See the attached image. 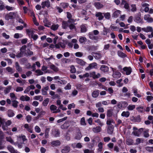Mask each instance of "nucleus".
Instances as JSON below:
<instances>
[{"instance_id":"nucleus-1","label":"nucleus","mask_w":153,"mask_h":153,"mask_svg":"<svg viewBox=\"0 0 153 153\" xmlns=\"http://www.w3.org/2000/svg\"><path fill=\"white\" fill-rule=\"evenodd\" d=\"M141 14L140 12L137 13L135 15L134 17V21L137 23H140L142 22L143 19L141 18Z\"/></svg>"},{"instance_id":"nucleus-2","label":"nucleus","mask_w":153,"mask_h":153,"mask_svg":"<svg viewBox=\"0 0 153 153\" xmlns=\"http://www.w3.org/2000/svg\"><path fill=\"white\" fill-rule=\"evenodd\" d=\"M15 16L16 13L15 12H10L6 14L5 18L6 20H8L9 19H15Z\"/></svg>"},{"instance_id":"nucleus-3","label":"nucleus","mask_w":153,"mask_h":153,"mask_svg":"<svg viewBox=\"0 0 153 153\" xmlns=\"http://www.w3.org/2000/svg\"><path fill=\"white\" fill-rule=\"evenodd\" d=\"M112 70L113 72L112 76L115 79H117L121 77V74L117 71L115 69L112 68Z\"/></svg>"},{"instance_id":"nucleus-4","label":"nucleus","mask_w":153,"mask_h":153,"mask_svg":"<svg viewBox=\"0 0 153 153\" xmlns=\"http://www.w3.org/2000/svg\"><path fill=\"white\" fill-rule=\"evenodd\" d=\"M71 150V148L69 146H65L61 150L62 153H68Z\"/></svg>"},{"instance_id":"nucleus-5","label":"nucleus","mask_w":153,"mask_h":153,"mask_svg":"<svg viewBox=\"0 0 153 153\" xmlns=\"http://www.w3.org/2000/svg\"><path fill=\"white\" fill-rule=\"evenodd\" d=\"M88 36L89 38L92 40L97 41L99 39V37L97 36H94L92 32H89L88 33Z\"/></svg>"},{"instance_id":"nucleus-6","label":"nucleus","mask_w":153,"mask_h":153,"mask_svg":"<svg viewBox=\"0 0 153 153\" xmlns=\"http://www.w3.org/2000/svg\"><path fill=\"white\" fill-rule=\"evenodd\" d=\"M123 70L124 71L126 72V75H130L132 72V69L130 67H124L123 68Z\"/></svg>"},{"instance_id":"nucleus-7","label":"nucleus","mask_w":153,"mask_h":153,"mask_svg":"<svg viewBox=\"0 0 153 153\" xmlns=\"http://www.w3.org/2000/svg\"><path fill=\"white\" fill-rule=\"evenodd\" d=\"M41 5L43 9L45 7V6L48 8L50 6V2L49 0H47L45 1L42 2Z\"/></svg>"},{"instance_id":"nucleus-8","label":"nucleus","mask_w":153,"mask_h":153,"mask_svg":"<svg viewBox=\"0 0 153 153\" xmlns=\"http://www.w3.org/2000/svg\"><path fill=\"white\" fill-rule=\"evenodd\" d=\"M103 13L100 12L96 13L95 14V16L97 18H98V20L99 21H101L104 18V16L102 15Z\"/></svg>"},{"instance_id":"nucleus-9","label":"nucleus","mask_w":153,"mask_h":153,"mask_svg":"<svg viewBox=\"0 0 153 153\" xmlns=\"http://www.w3.org/2000/svg\"><path fill=\"white\" fill-rule=\"evenodd\" d=\"M94 5L97 9H100L103 7V5L100 2H95L94 3Z\"/></svg>"},{"instance_id":"nucleus-10","label":"nucleus","mask_w":153,"mask_h":153,"mask_svg":"<svg viewBox=\"0 0 153 153\" xmlns=\"http://www.w3.org/2000/svg\"><path fill=\"white\" fill-rule=\"evenodd\" d=\"M7 149L11 153H18L17 150H15L13 147L11 145L8 146L7 147Z\"/></svg>"},{"instance_id":"nucleus-11","label":"nucleus","mask_w":153,"mask_h":153,"mask_svg":"<svg viewBox=\"0 0 153 153\" xmlns=\"http://www.w3.org/2000/svg\"><path fill=\"white\" fill-rule=\"evenodd\" d=\"M69 23L66 21H63L62 22V28L66 29L67 27H68Z\"/></svg>"},{"instance_id":"nucleus-12","label":"nucleus","mask_w":153,"mask_h":153,"mask_svg":"<svg viewBox=\"0 0 153 153\" xmlns=\"http://www.w3.org/2000/svg\"><path fill=\"white\" fill-rule=\"evenodd\" d=\"M51 143L53 146H57L60 145L61 142L59 140H53L51 142Z\"/></svg>"},{"instance_id":"nucleus-13","label":"nucleus","mask_w":153,"mask_h":153,"mask_svg":"<svg viewBox=\"0 0 153 153\" xmlns=\"http://www.w3.org/2000/svg\"><path fill=\"white\" fill-rule=\"evenodd\" d=\"M76 63L81 65H85V62L82 60L79 59V58H76Z\"/></svg>"},{"instance_id":"nucleus-14","label":"nucleus","mask_w":153,"mask_h":153,"mask_svg":"<svg viewBox=\"0 0 153 153\" xmlns=\"http://www.w3.org/2000/svg\"><path fill=\"white\" fill-rule=\"evenodd\" d=\"M91 54L93 55L95 54V55L94 56L95 58L97 59H101L102 57L101 54L100 53L92 52V53H91Z\"/></svg>"},{"instance_id":"nucleus-15","label":"nucleus","mask_w":153,"mask_h":153,"mask_svg":"<svg viewBox=\"0 0 153 153\" xmlns=\"http://www.w3.org/2000/svg\"><path fill=\"white\" fill-rule=\"evenodd\" d=\"M142 30L146 33H148L149 32H152L153 30L152 27L150 26H148L146 28H142Z\"/></svg>"},{"instance_id":"nucleus-16","label":"nucleus","mask_w":153,"mask_h":153,"mask_svg":"<svg viewBox=\"0 0 153 153\" xmlns=\"http://www.w3.org/2000/svg\"><path fill=\"white\" fill-rule=\"evenodd\" d=\"M121 13V11L120 10H117L113 13L112 16L114 18H117L119 16Z\"/></svg>"},{"instance_id":"nucleus-17","label":"nucleus","mask_w":153,"mask_h":153,"mask_svg":"<svg viewBox=\"0 0 153 153\" xmlns=\"http://www.w3.org/2000/svg\"><path fill=\"white\" fill-rule=\"evenodd\" d=\"M114 126L113 125L109 126L108 128L107 131L108 134H112L113 132Z\"/></svg>"},{"instance_id":"nucleus-18","label":"nucleus","mask_w":153,"mask_h":153,"mask_svg":"<svg viewBox=\"0 0 153 153\" xmlns=\"http://www.w3.org/2000/svg\"><path fill=\"white\" fill-rule=\"evenodd\" d=\"M101 128L99 126H97L96 127L93 128V131L95 133H98L100 132L101 130Z\"/></svg>"},{"instance_id":"nucleus-19","label":"nucleus","mask_w":153,"mask_h":153,"mask_svg":"<svg viewBox=\"0 0 153 153\" xmlns=\"http://www.w3.org/2000/svg\"><path fill=\"white\" fill-rule=\"evenodd\" d=\"M100 69L102 71L105 72L108 71V67L105 65H102L100 68Z\"/></svg>"},{"instance_id":"nucleus-20","label":"nucleus","mask_w":153,"mask_h":153,"mask_svg":"<svg viewBox=\"0 0 153 153\" xmlns=\"http://www.w3.org/2000/svg\"><path fill=\"white\" fill-rule=\"evenodd\" d=\"M113 114V110L112 109H110L108 110L107 111L106 115L108 117H111Z\"/></svg>"},{"instance_id":"nucleus-21","label":"nucleus","mask_w":153,"mask_h":153,"mask_svg":"<svg viewBox=\"0 0 153 153\" xmlns=\"http://www.w3.org/2000/svg\"><path fill=\"white\" fill-rule=\"evenodd\" d=\"M80 32L82 33L86 32L87 31V29L84 25H82L80 26Z\"/></svg>"},{"instance_id":"nucleus-22","label":"nucleus","mask_w":153,"mask_h":153,"mask_svg":"<svg viewBox=\"0 0 153 153\" xmlns=\"http://www.w3.org/2000/svg\"><path fill=\"white\" fill-rule=\"evenodd\" d=\"M118 56L122 58H124L127 56V55L123 53L122 51H118L117 52Z\"/></svg>"},{"instance_id":"nucleus-23","label":"nucleus","mask_w":153,"mask_h":153,"mask_svg":"<svg viewBox=\"0 0 153 153\" xmlns=\"http://www.w3.org/2000/svg\"><path fill=\"white\" fill-rule=\"evenodd\" d=\"M82 137V134L80 132V131H79L77 132L76 134V136L75 137V139H76L77 140H79L81 139Z\"/></svg>"},{"instance_id":"nucleus-24","label":"nucleus","mask_w":153,"mask_h":153,"mask_svg":"<svg viewBox=\"0 0 153 153\" xmlns=\"http://www.w3.org/2000/svg\"><path fill=\"white\" fill-rule=\"evenodd\" d=\"M99 94V91L98 90L94 91L92 94V95L93 97L94 98L97 97Z\"/></svg>"},{"instance_id":"nucleus-25","label":"nucleus","mask_w":153,"mask_h":153,"mask_svg":"<svg viewBox=\"0 0 153 153\" xmlns=\"http://www.w3.org/2000/svg\"><path fill=\"white\" fill-rule=\"evenodd\" d=\"M136 109L139 112L141 113H143L145 111V109L143 106H138Z\"/></svg>"},{"instance_id":"nucleus-26","label":"nucleus","mask_w":153,"mask_h":153,"mask_svg":"<svg viewBox=\"0 0 153 153\" xmlns=\"http://www.w3.org/2000/svg\"><path fill=\"white\" fill-rule=\"evenodd\" d=\"M69 126L68 122L66 121L61 126V128L62 129H65L68 128Z\"/></svg>"},{"instance_id":"nucleus-27","label":"nucleus","mask_w":153,"mask_h":153,"mask_svg":"<svg viewBox=\"0 0 153 153\" xmlns=\"http://www.w3.org/2000/svg\"><path fill=\"white\" fill-rule=\"evenodd\" d=\"M8 116L9 117H12L15 115L13 111L12 110H9L7 112Z\"/></svg>"},{"instance_id":"nucleus-28","label":"nucleus","mask_w":153,"mask_h":153,"mask_svg":"<svg viewBox=\"0 0 153 153\" xmlns=\"http://www.w3.org/2000/svg\"><path fill=\"white\" fill-rule=\"evenodd\" d=\"M50 68L55 72H57L59 71L58 68L53 64L50 65Z\"/></svg>"},{"instance_id":"nucleus-29","label":"nucleus","mask_w":153,"mask_h":153,"mask_svg":"<svg viewBox=\"0 0 153 153\" xmlns=\"http://www.w3.org/2000/svg\"><path fill=\"white\" fill-rule=\"evenodd\" d=\"M111 123L114 124L115 122L112 119H108L106 122L107 124L110 126L112 125Z\"/></svg>"},{"instance_id":"nucleus-30","label":"nucleus","mask_w":153,"mask_h":153,"mask_svg":"<svg viewBox=\"0 0 153 153\" xmlns=\"http://www.w3.org/2000/svg\"><path fill=\"white\" fill-rule=\"evenodd\" d=\"M53 135L56 137H59L60 134V132L58 130H55L53 131Z\"/></svg>"},{"instance_id":"nucleus-31","label":"nucleus","mask_w":153,"mask_h":153,"mask_svg":"<svg viewBox=\"0 0 153 153\" xmlns=\"http://www.w3.org/2000/svg\"><path fill=\"white\" fill-rule=\"evenodd\" d=\"M130 115V113L128 111H125L123 112L121 114V116L123 117H128Z\"/></svg>"},{"instance_id":"nucleus-32","label":"nucleus","mask_w":153,"mask_h":153,"mask_svg":"<svg viewBox=\"0 0 153 153\" xmlns=\"http://www.w3.org/2000/svg\"><path fill=\"white\" fill-rule=\"evenodd\" d=\"M49 102V99L48 98H46L42 102L43 105L45 106H47Z\"/></svg>"},{"instance_id":"nucleus-33","label":"nucleus","mask_w":153,"mask_h":153,"mask_svg":"<svg viewBox=\"0 0 153 153\" xmlns=\"http://www.w3.org/2000/svg\"><path fill=\"white\" fill-rule=\"evenodd\" d=\"M11 88V86H9L6 87L4 90V92L5 94H6L8 93Z\"/></svg>"},{"instance_id":"nucleus-34","label":"nucleus","mask_w":153,"mask_h":153,"mask_svg":"<svg viewBox=\"0 0 153 153\" xmlns=\"http://www.w3.org/2000/svg\"><path fill=\"white\" fill-rule=\"evenodd\" d=\"M50 128H47L45 130V136L46 138L48 137V133L50 131Z\"/></svg>"},{"instance_id":"nucleus-35","label":"nucleus","mask_w":153,"mask_h":153,"mask_svg":"<svg viewBox=\"0 0 153 153\" xmlns=\"http://www.w3.org/2000/svg\"><path fill=\"white\" fill-rule=\"evenodd\" d=\"M16 68L18 71H21L22 70V68L20 67L19 64L17 62H16L15 63Z\"/></svg>"},{"instance_id":"nucleus-36","label":"nucleus","mask_w":153,"mask_h":153,"mask_svg":"<svg viewBox=\"0 0 153 153\" xmlns=\"http://www.w3.org/2000/svg\"><path fill=\"white\" fill-rule=\"evenodd\" d=\"M104 15L105 19H109L111 17V15L110 13L107 12L105 13H103Z\"/></svg>"},{"instance_id":"nucleus-37","label":"nucleus","mask_w":153,"mask_h":153,"mask_svg":"<svg viewBox=\"0 0 153 153\" xmlns=\"http://www.w3.org/2000/svg\"><path fill=\"white\" fill-rule=\"evenodd\" d=\"M95 71H93L91 72L90 73V77H92L94 79H97L98 77H96V76L95 74Z\"/></svg>"},{"instance_id":"nucleus-38","label":"nucleus","mask_w":153,"mask_h":153,"mask_svg":"<svg viewBox=\"0 0 153 153\" xmlns=\"http://www.w3.org/2000/svg\"><path fill=\"white\" fill-rule=\"evenodd\" d=\"M68 5V4L67 3L62 2L60 4L61 6L63 8H67Z\"/></svg>"},{"instance_id":"nucleus-39","label":"nucleus","mask_w":153,"mask_h":153,"mask_svg":"<svg viewBox=\"0 0 153 153\" xmlns=\"http://www.w3.org/2000/svg\"><path fill=\"white\" fill-rule=\"evenodd\" d=\"M89 76V74L88 73H86L85 74L83 75H79V77L81 79H82L83 78L88 77Z\"/></svg>"},{"instance_id":"nucleus-40","label":"nucleus","mask_w":153,"mask_h":153,"mask_svg":"<svg viewBox=\"0 0 153 153\" xmlns=\"http://www.w3.org/2000/svg\"><path fill=\"white\" fill-rule=\"evenodd\" d=\"M71 69L70 71L71 73H74L76 72V70L74 66L73 65H71L70 67Z\"/></svg>"},{"instance_id":"nucleus-41","label":"nucleus","mask_w":153,"mask_h":153,"mask_svg":"<svg viewBox=\"0 0 153 153\" xmlns=\"http://www.w3.org/2000/svg\"><path fill=\"white\" fill-rule=\"evenodd\" d=\"M126 143L128 145H132L133 143V140L131 139H127L126 140Z\"/></svg>"},{"instance_id":"nucleus-42","label":"nucleus","mask_w":153,"mask_h":153,"mask_svg":"<svg viewBox=\"0 0 153 153\" xmlns=\"http://www.w3.org/2000/svg\"><path fill=\"white\" fill-rule=\"evenodd\" d=\"M79 41L81 43H83L86 41V39L85 37H81L79 39Z\"/></svg>"},{"instance_id":"nucleus-43","label":"nucleus","mask_w":153,"mask_h":153,"mask_svg":"<svg viewBox=\"0 0 153 153\" xmlns=\"http://www.w3.org/2000/svg\"><path fill=\"white\" fill-rule=\"evenodd\" d=\"M57 107L56 105H52L50 107V109L51 111H55L57 109Z\"/></svg>"},{"instance_id":"nucleus-44","label":"nucleus","mask_w":153,"mask_h":153,"mask_svg":"<svg viewBox=\"0 0 153 153\" xmlns=\"http://www.w3.org/2000/svg\"><path fill=\"white\" fill-rule=\"evenodd\" d=\"M35 72L37 73L36 75L39 76L41 75H42L43 74V72L41 71L40 69H38L35 71Z\"/></svg>"},{"instance_id":"nucleus-45","label":"nucleus","mask_w":153,"mask_h":153,"mask_svg":"<svg viewBox=\"0 0 153 153\" xmlns=\"http://www.w3.org/2000/svg\"><path fill=\"white\" fill-rule=\"evenodd\" d=\"M80 124L82 125L85 126L86 125V123L85 121V117H83L81 119Z\"/></svg>"},{"instance_id":"nucleus-46","label":"nucleus","mask_w":153,"mask_h":153,"mask_svg":"<svg viewBox=\"0 0 153 153\" xmlns=\"http://www.w3.org/2000/svg\"><path fill=\"white\" fill-rule=\"evenodd\" d=\"M135 108V105H129L128 107V109L130 111H132L134 110Z\"/></svg>"},{"instance_id":"nucleus-47","label":"nucleus","mask_w":153,"mask_h":153,"mask_svg":"<svg viewBox=\"0 0 153 153\" xmlns=\"http://www.w3.org/2000/svg\"><path fill=\"white\" fill-rule=\"evenodd\" d=\"M68 27L71 30L75 29L76 30V29L75 25L73 24H71L69 25Z\"/></svg>"},{"instance_id":"nucleus-48","label":"nucleus","mask_w":153,"mask_h":153,"mask_svg":"<svg viewBox=\"0 0 153 153\" xmlns=\"http://www.w3.org/2000/svg\"><path fill=\"white\" fill-rule=\"evenodd\" d=\"M12 102V106L14 108H17L18 106V104L19 103L16 100L13 101Z\"/></svg>"},{"instance_id":"nucleus-49","label":"nucleus","mask_w":153,"mask_h":153,"mask_svg":"<svg viewBox=\"0 0 153 153\" xmlns=\"http://www.w3.org/2000/svg\"><path fill=\"white\" fill-rule=\"evenodd\" d=\"M26 32L28 35H31V36L34 33V32L33 30H30L29 29H26Z\"/></svg>"},{"instance_id":"nucleus-50","label":"nucleus","mask_w":153,"mask_h":153,"mask_svg":"<svg viewBox=\"0 0 153 153\" xmlns=\"http://www.w3.org/2000/svg\"><path fill=\"white\" fill-rule=\"evenodd\" d=\"M31 37L33 39L34 41L36 40L39 37L36 34H34V33L32 35Z\"/></svg>"},{"instance_id":"nucleus-51","label":"nucleus","mask_w":153,"mask_h":153,"mask_svg":"<svg viewBox=\"0 0 153 153\" xmlns=\"http://www.w3.org/2000/svg\"><path fill=\"white\" fill-rule=\"evenodd\" d=\"M24 53L22 51H20L19 53H18L16 56L17 58H19L23 56Z\"/></svg>"},{"instance_id":"nucleus-52","label":"nucleus","mask_w":153,"mask_h":153,"mask_svg":"<svg viewBox=\"0 0 153 153\" xmlns=\"http://www.w3.org/2000/svg\"><path fill=\"white\" fill-rule=\"evenodd\" d=\"M26 46L25 45H23L20 48V51H22L23 53H24L26 51Z\"/></svg>"},{"instance_id":"nucleus-53","label":"nucleus","mask_w":153,"mask_h":153,"mask_svg":"<svg viewBox=\"0 0 153 153\" xmlns=\"http://www.w3.org/2000/svg\"><path fill=\"white\" fill-rule=\"evenodd\" d=\"M134 119L135 121L137 122H140L141 120L140 115H138L137 117H135L134 118Z\"/></svg>"},{"instance_id":"nucleus-54","label":"nucleus","mask_w":153,"mask_h":153,"mask_svg":"<svg viewBox=\"0 0 153 153\" xmlns=\"http://www.w3.org/2000/svg\"><path fill=\"white\" fill-rule=\"evenodd\" d=\"M19 137L20 139H22V140H23V142L27 140V139L26 138V137L25 135H23L22 134L21 135H19Z\"/></svg>"},{"instance_id":"nucleus-55","label":"nucleus","mask_w":153,"mask_h":153,"mask_svg":"<svg viewBox=\"0 0 153 153\" xmlns=\"http://www.w3.org/2000/svg\"><path fill=\"white\" fill-rule=\"evenodd\" d=\"M75 56L78 57H81L83 55V53L81 52H78L75 53Z\"/></svg>"},{"instance_id":"nucleus-56","label":"nucleus","mask_w":153,"mask_h":153,"mask_svg":"<svg viewBox=\"0 0 153 153\" xmlns=\"http://www.w3.org/2000/svg\"><path fill=\"white\" fill-rule=\"evenodd\" d=\"M146 149L149 152H153V146L149 147L147 146L146 147Z\"/></svg>"},{"instance_id":"nucleus-57","label":"nucleus","mask_w":153,"mask_h":153,"mask_svg":"<svg viewBox=\"0 0 153 153\" xmlns=\"http://www.w3.org/2000/svg\"><path fill=\"white\" fill-rule=\"evenodd\" d=\"M6 140L7 141L10 142L11 144H13L14 143L13 140L10 137H7Z\"/></svg>"},{"instance_id":"nucleus-58","label":"nucleus","mask_w":153,"mask_h":153,"mask_svg":"<svg viewBox=\"0 0 153 153\" xmlns=\"http://www.w3.org/2000/svg\"><path fill=\"white\" fill-rule=\"evenodd\" d=\"M33 20L34 24L36 26H38L39 25V23L37 22V20L35 16H34L33 18Z\"/></svg>"},{"instance_id":"nucleus-59","label":"nucleus","mask_w":153,"mask_h":153,"mask_svg":"<svg viewBox=\"0 0 153 153\" xmlns=\"http://www.w3.org/2000/svg\"><path fill=\"white\" fill-rule=\"evenodd\" d=\"M35 130L36 132L37 133H39L40 132L41 129L39 126H36L35 127Z\"/></svg>"},{"instance_id":"nucleus-60","label":"nucleus","mask_w":153,"mask_h":153,"mask_svg":"<svg viewBox=\"0 0 153 153\" xmlns=\"http://www.w3.org/2000/svg\"><path fill=\"white\" fill-rule=\"evenodd\" d=\"M67 118V117H64L63 118H62V119H61L58 120L57 121V122L58 123H60L63 122V121H64L66 120Z\"/></svg>"},{"instance_id":"nucleus-61","label":"nucleus","mask_w":153,"mask_h":153,"mask_svg":"<svg viewBox=\"0 0 153 153\" xmlns=\"http://www.w3.org/2000/svg\"><path fill=\"white\" fill-rule=\"evenodd\" d=\"M6 70L9 73H10L11 74L13 73V69L10 67H8L6 68Z\"/></svg>"},{"instance_id":"nucleus-62","label":"nucleus","mask_w":153,"mask_h":153,"mask_svg":"<svg viewBox=\"0 0 153 153\" xmlns=\"http://www.w3.org/2000/svg\"><path fill=\"white\" fill-rule=\"evenodd\" d=\"M58 28V26L57 25H53L51 26V29L55 31L57 30Z\"/></svg>"},{"instance_id":"nucleus-63","label":"nucleus","mask_w":153,"mask_h":153,"mask_svg":"<svg viewBox=\"0 0 153 153\" xmlns=\"http://www.w3.org/2000/svg\"><path fill=\"white\" fill-rule=\"evenodd\" d=\"M31 118H31V116L29 115H27L26 116V119L28 123H29L31 121Z\"/></svg>"},{"instance_id":"nucleus-64","label":"nucleus","mask_w":153,"mask_h":153,"mask_svg":"<svg viewBox=\"0 0 153 153\" xmlns=\"http://www.w3.org/2000/svg\"><path fill=\"white\" fill-rule=\"evenodd\" d=\"M95 123H98L101 126H102L103 125V123L101 122L100 120L99 119H98L97 120H95Z\"/></svg>"}]
</instances>
